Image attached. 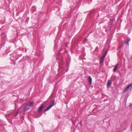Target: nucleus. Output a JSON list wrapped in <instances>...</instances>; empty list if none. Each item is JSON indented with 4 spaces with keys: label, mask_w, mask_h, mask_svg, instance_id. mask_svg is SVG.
Wrapping results in <instances>:
<instances>
[{
    "label": "nucleus",
    "mask_w": 132,
    "mask_h": 132,
    "mask_svg": "<svg viewBox=\"0 0 132 132\" xmlns=\"http://www.w3.org/2000/svg\"><path fill=\"white\" fill-rule=\"evenodd\" d=\"M56 58L57 59H58V57H56Z\"/></svg>",
    "instance_id": "obj_18"
},
{
    "label": "nucleus",
    "mask_w": 132,
    "mask_h": 132,
    "mask_svg": "<svg viewBox=\"0 0 132 132\" xmlns=\"http://www.w3.org/2000/svg\"><path fill=\"white\" fill-rule=\"evenodd\" d=\"M92 78L90 76L89 77L88 81L89 82L90 84H91L92 82Z\"/></svg>",
    "instance_id": "obj_6"
},
{
    "label": "nucleus",
    "mask_w": 132,
    "mask_h": 132,
    "mask_svg": "<svg viewBox=\"0 0 132 132\" xmlns=\"http://www.w3.org/2000/svg\"><path fill=\"white\" fill-rule=\"evenodd\" d=\"M44 104H42L40 106L39 108L36 111V112H39L40 111L44 106Z\"/></svg>",
    "instance_id": "obj_2"
},
{
    "label": "nucleus",
    "mask_w": 132,
    "mask_h": 132,
    "mask_svg": "<svg viewBox=\"0 0 132 132\" xmlns=\"http://www.w3.org/2000/svg\"><path fill=\"white\" fill-rule=\"evenodd\" d=\"M106 56V55H105V54H104L102 56V58H103L104 59V58Z\"/></svg>",
    "instance_id": "obj_13"
},
{
    "label": "nucleus",
    "mask_w": 132,
    "mask_h": 132,
    "mask_svg": "<svg viewBox=\"0 0 132 132\" xmlns=\"http://www.w3.org/2000/svg\"><path fill=\"white\" fill-rule=\"evenodd\" d=\"M34 102H31L29 104V106H32Z\"/></svg>",
    "instance_id": "obj_12"
},
{
    "label": "nucleus",
    "mask_w": 132,
    "mask_h": 132,
    "mask_svg": "<svg viewBox=\"0 0 132 132\" xmlns=\"http://www.w3.org/2000/svg\"><path fill=\"white\" fill-rule=\"evenodd\" d=\"M63 49L62 48H61L60 50L58 52V53L57 54V56H58V55H59L60 54V52Z\"/></svg>",
    "instance_id": "obj_10"
},
{
    "label": "nucleus",
    "mask_w": 132,
    "mask_h": 132,
    "mask_svg": "<svg viewBox=\"0 0 132 132\" xmlns=\"http://www.w3.org/2000/svg\"><path fill=\"white\" fill-rule=\"evenodd\" d=\"M107 51H106L105 53L104 54H105V55H106L107 53Z\"/></svg>",
    "instance_id": "obj_14"
},
{
    "label": "nucleus",
    "mask_w": 132,
    "mask_h": 132,
    "mask_svg": "<svg viewBox=\"0 0 132 132\" xmlns=\"http://www.w3.org/2000/svg\"><path fill=\"white\" fill-rule=\"evenodd\" d=\"M19 112V110L15 113L14 115V117H16L18 114Z\"/></svg>",
    "instance_id": "obj_8"
},
{
    "label": "nucleus",
    "mask_w": 132,
    "mask_h": 132,
    "mask_svg": "<svg viewBox=\"0 0 132 132\" xmlns=\"http://www.w3.org/2000/svg\"><path fill=\"white\" fill-rule=\"evenodd\" d=\"M129 40L128 39H127L126 42H125V43L126 44H127L128 46L129 45Z\"/></svg>",
    "instance_id": "obj_11"
},
{
    "label": "nucleus",
    "mask_w": 132,
    "mask_h": 132,
    "mask_svg": "<svg viewBox=\"0 0 132 132\" xmlns=\"http://www.w3.org/2000/svg\"><path fill=\"white\" fill-rule=\"evenodd\" d=\"M30 108L29 107H27V106H26L23 109V111L24 112L28 110Z\"/></svg>",
    "instance_id": "obj_5"
},
{
    "label": "nucleus",
    "mask_w": 132,
    "mask_h": 132,
    "mask_svg": "<svg viewBox=\"0 0 132 132\" xmlns=\"http://www.w3.org/2000/svg\"><path fill=\"white\" fill-rule=\"evenodd\" d=\"M6 117L7 118V115L6 116Z\"/></svg>",
    "instance_id": "obj_19"
},
{
    "label": "nucleus",
    "mask_w": 132,
    "mask_h": 132,
    "mask_svg": "<svg viewBox=\"0 0 132 132\" xmlns=\"http://www.w3.org/2000/svg\"><path fill=\"white\" fill-rule=\"evenodd\" d=\"M87 40V39H85V42Z\"/></svg>",
    "instance_id": "obj_16"
},
{
    "label": "nucleus",
    "mask_w": 132,
    "mask_h": 132,
    "mask_svg": "<svg viewBox=\"0 0 132 132\" xmlns=\"http://www.w3.org/2000/svg\"><path fill=\"white\" fill-rule=\"evenodd\" d=\"M132 85V83L129 85L125 89L124 91L125 92L127 91L129 88V87Z\"/></svg>",
    "instance_id": "obj_4"
},
{
    "label": "nucleus",
    "mask_w": 132,
    "mask_h": 132,
    "mask_svg": "<svg viewBox=\"0 0 132 132\" xmlns=\"http://www.w3.org/2000/svg\"><path fill=\"white\" fill-rule=\"evenodd\" d=\"M55 101L54 100H53L50 102L49 105L47 106L46 109L44 111V112H45L50 110L53 106H55L56 104L54 103Z\"/></svg>",
    "instance_id": "obj_1"
},
{
    "label": "nucleus",
    "mask_w": 132,
    "mask_h": 132,
    "mask_svg": "<svg viewBox=\"0 0 132 132\" xmlns=\"http://www.w3.org/2000/svg\"><path fill=\"white\" fill-rule=\"evenodd\" d=\"M112 85V82L111 80H109L108 81V82L106 85V87L108 88H109V87L111 86Z\"/></svg>",
    "instance_id": "obj_3"
},
{
    "label": "nucleus",
    "mask_w": 132,
    "mask_h": 132,
    "mask_svg": "<svg viewBox=\"0 0 132 132\" xmlns=\"http://www.w3.org/2000/svg\"><path fill=\"white\" fill-rule=\"evenodd\" d=\"M118 64H116L115 65V66L114 67V68L113 69V72H114L116 71V70L117 69L118 67Z\"/></svg>",
    "instance_id": "obj_7"
},
{
    "label": "nucleus",
    "mask_w": 132,
    "mask_h": 132,
    "mask_svg": "<svg viewBox=\"0 0 132 132\" xmlns=\"http://www.w3.org/2000/svg\"><path fill=\"white\" fill-rule=\"evenodd\" d=\"M104 59V58H102V57L100 58V63H102L103 62Z\"/></svg>",
    "instance_id": "obj_9"
},
{
    "label": "nucleus",
    "mask_w": 132,
    "mask_h": 132,
    "mask_svg": "<svg viewBox=\"0 0 132 132\" xmlns=\"http://www.w3.org/2000/svg\"><path fill=\"white\" fill-rule=\"evenodd\" d=\"M132 105V104L131 105V103H130V106H131V105Z\"/></svg>",
    "instance_id": "obj_17"
},
{
    "label": "nucleus",
    "mask_w": 132,
    "mask_h": 132,
    "mask_svg": "<svg viewBox=\"0 0 132 132\" xmlns=\"http://www.w3.org/2000/svg\"><path fill=\"white\" fill-rule=\"evenodd\" d=\"M79 123H80V124H81V121H80V122H79Z\"/></svg>",
    "instance_id": "obj_15"
}]
</instances>
